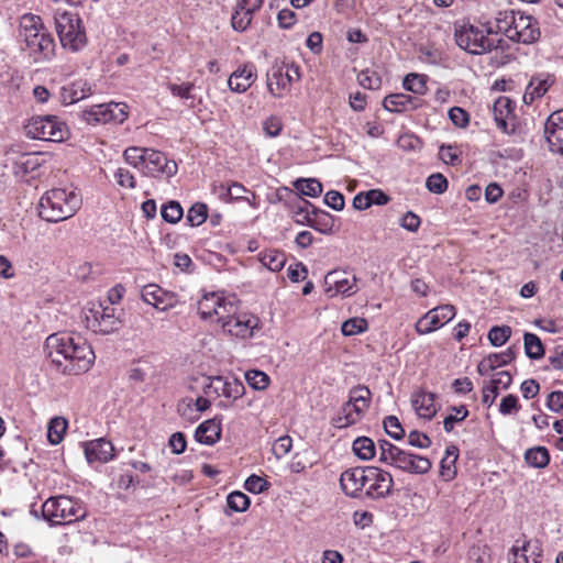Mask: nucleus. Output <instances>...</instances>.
<instances>
[{
	"instance_id": "1",
	"label": "nucleus",
	"mask_w": 563,
	"mask_h": 563,
	"mask_svg": "<svg viewBox=\"0 0 563 563\" xmlns=\"http://www.w3.org/2000/svg\"><path fill=\"white\" fill-rule=\"evenodd\" d=\"M197 309L202 320L219 323L223 332L231 338L250 339L258 328V318L245 312L239 313L235 298L224 296L223 292L205 294L199 299Z\"/></svg>"
},
{
	"instance_id": "23",
	"label": "nucleus",
	"mask_w": 563,
	"mask_h": 563,
	"mask_svg": "<svg viewBox=\"0 0 563 563\" xmlns=\"http://www.w3.org/2000/svg\"><path fill=\"white\" fill-rule=\"evenodd\" d=\"M340 487L349 497H358L365 489L366 467H351L340 475Z\"/></svg>"
},
{
	"instance_id": "12",
	"label": "nucleus",
	"mask_w": 563,
	"mask_h": 563,
	"mask_svg": "<svg viewBox=\"0 0 563 563\" xmlns=\"http://www.w3.org/2000/svg\"><path fill=\"white\" fill-rule=\"evenodd\" d=\"M203 395L216 394L223 397L229 404L235 402L245 394L243 383L238 378L227 379L222 376H205L202 384Z\"/></svg>"
},
{
	"instance_id": "52",
	"label": "nucleus",
	"mask_w": 563,
	"mask_h": 563,
	"mask_svg": "<svg viewBox=\"0 0 563 563\" xmlns=\"http://www.w3.org/2000/svg\"><path fill=\"white\" fill-rule=\"evenodd\" d=\"M448 185V179L440 173L431 174L426 180L427 189L438 195L445 192Z\"/></svg>"
},
{
	"instance_id": "19",
	"label": "nucleus",
	"mask_w": 563,
	"mask_h": 563,
	"mask_svg": "<svg viewBox=\"0 0 563 563\" xmlns=\"http://www.w3.org/2000/svg\"><path fill=\"white\" fill-rule=\"evenodd\" d=\"M141 297L144 302L161 311L173 309L179 302L178 296L156 284H148L142 288Z\"/></svg>"
},
{
	"instance_id": "49",
	"label": "nucleus",
	"mask_w": 563,
	"mask_h": 563,
	"mask_svg": "<svg viewBox=\"0 0 563 563\" xmlns=\"http://www.w3.org/2000/svg\"><path fill=\"white\" fill-rule=\"evenodd\" d=\"M207 205L202 202H196L189 208L186 219L191 227H199L207 220Z\"/></svg>"
},
{
	"instance_id": "38",
	"label": "nucleus",
	"mask_w": 563,
	"mask_h": 563,
	"mask_svg": "<svg viewBox=\"0 0 563 563\" xmlns=\"http://www.w3.org/2000/svg\"><path fill=\"white\" fill-rule=\"evenodd\" d=\"M260 262L263 266L272 272H279L286 263L285 253L278 250H266L258 254Z\"/></svg>"
},
{
	"instance_id": "32",
	"label": "nucleus",
	"mask_w": 563,
	"mask_h": 563,
	"mask_svg": "<svg viewBox=\"0 0 563 563\" xmlns=\"http://www.w3.org/2000/svg\"><path fill=\"white\" fill-rule=\"evenodd\" d=\"M518 12L504 10L497 12L494 20L487 22L486 33H501L508 38V31L514 30V23Z\"/></svg>"
},
{
	"instance_id": "47",
	"label": "nucleus",
	"mask_w": 563,
	"mask_h": 563,
	"mask_svg": "<svg viewBox=\"0 0 563 563\" xmlns=\"http://www.w3.org/2000/svg\"><path fill=\"white\" fill-rule=\"evenodd\" d=\"M253 14L254 13L238 4L231 18V25L233 30L238 32L245 31L252 22Z\"/></svg>"
},
{
	"instance_id": "39",
	"label": "nucleus",
	"mask_w": 563,
	"mask_h": 563,
	"mask_svg": "<svg viewBox=\"0 0 563 563\" xmlns=\"http://www.w3.org/2000/svg\"><path fill=\"white\" fill-rule=\"evenodd\" d=\"M68 428V422L64 417H54L47 426V440L52 445L62 443Z\"/></svg>"
},
{
	"instance_id": "20",
	"label": "nucleus",
	"mask_w": 563,
	"mask_h": 563,
	"mask_svg": "<svg viewBox=\"0 0 563 563\" xmlns=\"http://www.w3.org/2000/svg\"><path fill=\"white\" fill-rule=\"evenodd\" d=\"M142 173L152 177L159 175L173 177L177 173V164L174 161H169L163 152L147 148Z\"/></svg>"
},
{
	"instance_id": "59",
	"label": "nucleus",
	"mask_w": 563,
	"mask_h": 563,
	"mask_svg": "<svg viewBox=\"0 0 563 563\" xmlns=\"http://www.w3.org/2000/svg\"><path fill=\"white\" fill-rule=\"evenodd\" d=\"M292 449V439L288 435L279 437L273 444V454L277 459H283L286 456Z\"/></svg>"
},
{
	"instance_id": "17",
	"label": "nucleus",
	"mask_w": 563,
	"mask_h": 563,
	"mask_svg": "<svg viewBox=\"0 0 563 563\" xmlns=\"http://www.w3.org/2000/svg\"><path fill=\"white\" fill-rule=\"evenodd\" d=\"M512 29L508 31V38L512 42L532 44L540 38L538 22L531 15L518 12Z\"/></svg>"
},
{
	"instance_id": "40",
	"label": "nucleus",
	"mask_w": 563,
	"mask_h": 563,
	"mask_svg": "<svg viewBox=\"0 0 563 563\" xmlns=\"http://www.w3.org/2000/svg\"><path fill=\"white\" fill-rule=\"evenodd\" d=\"M295 189L302 196L317 198L322 194V184L316 178H299L294 181Z\"/></svg>"
},
{
	"instance_id": "9",
	"label": "nucleus",
	"mask_w": 563,
	"mask_h": 563,
	"mask_svg": "<svg viewBox=\"0 0 563 563\" xmlns=\"http://www.w3.org/2000/svg\"><path fill=\"white\" fill-rule=\"evenodd\" d=\"M372 394L365 386H358L350 391L349 400L334 419L338 428H347L360 422L369 408Z\"/></svg>"
},
{
	"instance_id": "61",
	"label": "nucleus",
	"mask_w": 563,
	"mask_h": 563,
	"mask_svg": "<svg viewBox=\"0 0 563 563\" xmlns=\"http://www.w3.org/2000/svg\"><path fill=\"white\" fill-rule=\"evenodd\" d=\"M420 224L421 220L419 216L412 211H407L399 221V225L409 232H417L420 228Z\"/></svg>"
},
{
	"instance_id": "50",
	"label": "nucleus",
	"mask_w": 563,
	"mask_h": 563,
	"mask_svg": "<svg viewBox=\"0 0 563 563\" xmlns=\"http://www.w3.org/2000/svg\"><path fill=\"white\" fill-rule=\"evenodd\" d=\"M511 335V328L509 325H495L488 331V340L495 347L503 346Z\"/></svg>"
},
{
	"instance_id": "41",
	"label": "nucleus",
	"mask_w": 563,
	"mask_h": 563,
	"mask_svg": "<svg viewBox=\"0 0 563 563\" xmlns=\"http://www.w3.org/2000/svg\"><path fill=\"white\" fill-rule=\"evenodd\" d=\"M525 460L528 465L537 468L545 467L550 462L549 452L543 446L529 449L525 454Z\"/></svg>"
},
{
	"instance_id": "54",
	"label": "nucleus",
	"mask_w": 563,
	"mask_h": 563,
	"mask_svg": "<svg viewBox=\"0 0 563 563\" xmlns=\"http://www.w3.org/2000/svg\"><path fill=\"white\" fill-rule=\"evenodd\" d=\"M244 488L252 494H261L269 488V483L256 474L250 475L244 482Z\"/></svg>"
},
{
	"instance_id": "63",
	"label": "nucleus",
	"mask_w": 563,
	"mask_h": 563,
	"mask_svg": "<svg viewBox=\"0 0 563 563\" xmlns=\"http://www.w3.org/2000/svg\"><path fill=\"white\" fill-rule=\"evenodd\" d=\"M449 118L457 128H465L470 122L468 113L460 107L451 108L449 110Z\"/></svg>"
},
{
	"instance_id": "60",
	"label": "nucleus",
	"mask_w": 563,
	"mask_h": 563,
	"mask_svg": "<svg viewBox=\"0 0 563 563\" xmlns=\"http://www.w3.org/2000/svg\"><path fill=\"white\" fill-rule=\"evenodd\" d=\"M439 156L445 164L452 166L461 163L460 151L456 146L442 145L439 150Z\"/></svg>"
},
{
	"instance_id": "46",
	"label": "nucleus",
	"mask_w": 563,
	"mask_h": 563,
	"mask_svg": "<svg viewBox=\"0 0 563 563\" xmlns=\"http://www.w3.org/2000/svg\"><path fill=\"white\" fill-rule=\"evenodd\" d=\"M168 90L174 97L190 100L188 104L189 108H195V96L192 95V90L195 89V85L192 82H183L180 85L169 82L167 85Z\"/></svg>"
},
{
	"instance_id": "22",
	"label": "nucleus",
	"mask_w": 563,
	"mask_h": 563,
	"mask_svg": "<svg viewBox=\"0 0 563 563\" xmlns=\"http://www.w3.org/2000/svg\"><path fill=\"white\" fill-rule=\"evenodd\" d=\"M355 283V276L350 279L344 272H329L324 277V291L329 297L336 295L349 297L357 291Z\"/></svg>"
},
{
	"instance_id": "33",
	"label": "nucleus",
	"mask_w": 563,
	"mask_h": 563,
	"mask_svg": "<svg viewBox=\"0 0 563 563\" xmlns=\"http://www.w3.org/2000/svg\"><path fill=\"white\" fill-rule=\"evenodd\" d=\"M352 452L360 461H372L377 453L376 444L369 437H358L352 442Z\"/></svg>"
},
{
	"instance_id": "53",
	"label": "nucleus",
	"mask_w": 563,
	"mask_h": 563,
	"mask_svg": "<svg viewBox=\"0 0 563 563\" xmlns=\"http://www.w3.org/2000/svg\"><path fill=\"white\" fill-rule=\"evenodd\" d=\"M367 329V321L364 318H351L343 322L341 331L343 335L350 336L361 333Z\"/></svg>"
},
{
	"instance_id": "13",
	"label": "nucleus",
	"mask_w": 563,
	"mask_h": 563,
	"mask_svg": "<svg viewBox=\"0 0 563 563\" xmlns=\"http://www.w3.org/2000/svg\"><path fill=\"white\" fill-rule=\"evenodd\" d=\"M126 104L122 102H108L95 104L84 111V119L89 124L122 123L128 118Z\"/></svg>"
},
{
	"instance_id": "21",
	"label": "nucleus",
	"mask_w": 563,
	"mask_h": 563,
	"mask_svg": "<svg viewBox=\"0 0 563 563\" xmlns=\"http://www.w3.org/2000/svg\"><path fill=\"white\" fill-rule=\"evenodd\" d=\"M542 547L537 539H517L511 548L512 563H540Z\"/></svg>"
},
{
	"instance_id": "11",
	"label": "nucleus",
	"mask_w": 563,
	"mask_h": 563,
	"mask_svg": "<svg viewBox=\"0 0 563 563\" xmlns=\"http://www.w3.org/2000/svg\"><path fill=\"white\" fill-rule=\"evenodd\" d=\"M486 30L473 24H463L455 30V42L464 51L481 55L495 47V43L485 34Z\"/></svg>"
},
{
	"instance_id": "37",
	"label": "nucleus",
	"mask_w": 563,
	"mask_h": 563,
	"mask_svg": "<svg viewBox=\"0 0 563 563\" xmlns=\"http://www.w3.org/2000/svg\"><path fill=\"white\" fill-rule=\"evenodd\" d=\"M457 453L456 449H446L444 457L440 463L439 475L442 481L451 482L456 477L457 467H456Z\"/></svg>"
},
{
	"instance_id": "2",
	"label": "nucleus",
	"mask_w": 563,
	"mask_h": 563,
	"mask_svg": "<svg viewBox=\"0 0 563 563\" xmlns=\"http://www.w3.org/2000/svg\"><path fill=\"white\" fill-rule=\"evenodd\" d=\"M19 37L22 49L34 63H44L53 58L55 41L40 15L25 13L20 18Z\"/></svg>"
},
{
	"instance_id": "34",
	"label": "nucleus",
	"mask_w": 563,
	"mask_h": 563,
	"mask_svg": "<svg viewBox=\"0 0 563 563\" xmlns=\"http://www.w3.org/2000/svg\"><path fill=\"white\" fill-rule=\"evenodd\" d=\"M494 118L499 129L507 132L508 119L512 117L514 103L508 97H499L493 108Z\"/></svg>"
},
{
	"instance_id": "29",
	"label": "nucleus",
	"mask_w": 563,
	"mask_h": 563,
	"mask_svg": "<svg viewBox=\"0 0 563 563\" xmlns=\"http://www.w3.org/2000/svg\"><path fill=\"white\" fill-rule=\"evenodd\" d=\"M91 95V86L85 79H78L62 87L60 99L65 104L76 103Z\"/></svg>"
},
{
	"instance_id": "14",
	"label": "nucleus",
	"mask_w": 563,
	"mask_h": 563,
	"mask_svg": "<svg viewBox=\"0 0 563 563\" xmlns=\"http://www.w3.org/2000/svg\"><path fill=\"white\" fill-rule=\"evenodd\" d=\"M52 363L62 374L79 375L88 372L95 363V354H53Z\"/></svg>"
},
{
	"instance_id": "25",
	"label": "nucleus",
	"mask_w": 563,
	"mask_h": 563,
	"mask_svg": "<svg viewBox=\"0 0 563 563\" xmlns=\"http://www.w3.org/2000/svg\"><path fill=\"white\" fill-rule=\"evenodd\" d=\"M257 70L254 64L246 63L239 66L229 77L228 86L236 93L245 92L256 80Z\"/></svg>"
},
{
	"instance_id": "58",
	"label": "nucleus",
	"mask_w": 563,
	"mask_h": 563,
	"mask_svg": "<svg viewBox=\"0 0 563 563\" xmlns=\"http://www.w3.org/2000/svg\"><path fill=\"white\" fill-rule=\"evenodd\" d=\"M498 410L503 416L517 413L520 410L518 397L511 394L503 397Z\"/></svg>"
},
{
	"instance_id": "8",
	"label": "nucleus",
	"mask_w": 563,
	"mask_h": 563,
	"mask_svg": "<svg viewBox=\"0 0 563 563\" xmlns=\"http://www.w3.org/2000/svg\"><path fill=\"white\" fill-rule=\"evenodd\" d=\"M25 134L34 140L62 142L68 134L67 124L56 115L31 118L24 126Z\"/></svg>"
},
{
	"instance_id": "6",
	"label": "nucleus",
	"mask_w": 563,
	"mask_h": 563,
	"mask_svg": "<svg viewBox=\"0 0 563 563\" xmlns=\"http://www.w3.org/2000/svg\"><path fill=\"white\" fill-rule=\"evenodd\" d=\"M54 20L56 32L64 48L79 52L86 46L87 35L78 14L58 10Z\"/></svg>"
},
{
	"instance_id": "35",
	"label": "nucleus",
	"mask_w": 563,
	"mask_h": 563,
	"mask_svg": "<svg viewBox=\"0 0 563 563\" xmlns=\"http://www.w3.org/2000/svg\"><path fill=\"white\" fill-rule=\"evenodd\" d=\"M311 213L313 217L310 228L322 234L333 233L334 217L331 213L319 208H312Z\"/></svg>"
},
{
	"instance_id": "28",
	"label": "nucleus",
	"mask_w": 563,
	"mask_h": 563,
	"mask_svg": "<svg viewBox=\"0 0 563 563\" xmlns=\"http://www.w3.org/2000/svg\"><path fill=\"white\" fill-rule=\"evenodd\" d=\"M222 423L218 418L202 421L195 431V440L203 445H213L220 441Z\"/></svg>"
},
{
	"instance_id": "7",
	"label": "nucleus",
	"mask_w": 563,
	"mask_h": 563,
	"mask_svg": "<svg viewBox=\"0 0 563 563\" xmlns=\"http://www.w3.org/2000/svg\"><path fill=\"white\" fill-rule=\"evenodd\" d=\"M42 516L51 525H68L86 517L82 506L67 496L46 499L42 505Z\"/></svg>"
},
{
	"instance_id": "15",
	"label": "nucleus",
	"mask_w": 563,
	"mask_h": 563,
	"mask_svg": "<svg viewBox=\"0 0 563 563\" xmlns=\"http://www.w3.org/2000/svg\"><path fill=\"white\" fill-rule=\"evenodd\" d=\"M455 307L452 305H442L429 310L416 323V330L420 334L433 332L455 317Z\"/></svg>"
},
{
	"instance_id": "31",
	"label": "nucleus",
	"mask_w": 563,
	"mask_h": 563,
	"mask_svg": "<svg viewBox=\"0 0 563 563\" xmlns=\"http://www.w3.org/2000/svg\"><path fill=\"white\" fill-rule=\"evenodd\" d=\"M267 88L272 96L283 98L291 88L288 85V79L283 73V66L275 65L267 74Z\"/></svg>"
},
{
	"instance_id": "18",
	"label": "nucleus",
	"mask_w": 563,
	"mask_h": 563,
	"mask_svg": "<svg viewBox=\"0 0 563 563\" xmlns=\"http://www.w3.org/2000/svg\"><path fill=\"white\" fill-rule=\"evenodd\" d=\"M87 347L92 352L87 341L77 333L57 332L47 336L45 341L46 352H77Z\"/></svg>"
},
{
	"instance_id": "51",
	"label": "nucleus",
	"mask_w": 563,
	"mask_h": 563,
	"mask_svg": "<svg viewBox=\"0 0 563 563\" xmlns=\"http://www.w3.org/2000/svg\"><path fill=\"white\" fill-rule=\"evenodd\" d=\"M552 84L553 80L550 78V76H547L545 78L534 77L530 80L527 87L528 95H534L540 98L547 93Z\"/></svg>"
},
{
	"instance_id": "55",
	"label": "nucleus",
	"mask_w": 563,
	"mask_h": 563,
	"mask_svg": "<svg viewBox=\"0 0 563 563\" xmlns=\"http://www.w3.org/2000/svg\"><path fill=\"white\" fill-rule=\"evenodd\" d=\"M468 415L467 409L464 406L455 407L443 420V428L446 432H450L454 428L455 422L463 421Z\"/></svg>"
},
{
	"instance_id": "30",
	"label": "nucleus",
	"mask_w": 563,
	"mask_h": 563,
	"mask_svg": "<svg viewBox=\"0 0 563 563\" xmlns=\"http://www.w3.org/2000/svg\"><path fill=\"white\" fill-rule=\"evenodd\" d=\"M383 107L389 112L400 113L417 109L419 107V100L402 92L391 93L385 97Z\"/></svg>"
},
{
	"instance_id": "10",
	"label": "nucleus",
	"mask_w": 563,
	"mask_h": 563,
	"mask_svg": "<svg viewBox=\"0 0 563 563\" xmlns=\"http://www.w3.org/2000/svg\"><path fill=\"white\" fill-rule=\"evenodd\" d=\"M110 305L92 303L86 313L87 328L93 332L108 334L117 331L121 327V318L118 309L113 307L114 300L109 297Z\"/></svg>"
},
{
	"instance_id": "24",
	"label": "nucleus",
	"mask_w": 563,
	"mask_h": 563,
	"mask_svg": "<svg viewBox=\"0 0 563 563\" xmlns=\"http://www.w3.org/2000/svg\"><path fill=\"white\" fill-rule=\"evenodd\" d=\"M544 135L550 151L563 155V109L553 112L548 118Z\"/></svg>"
},
{
	"instance_id": "57",
	"label": "nucleus",
	"mask_w": 563,
	"mask_h": 563,
	"mask_svg": "<svg viewBox=\"0 0 563 563\" xmlns=\"http://www.w3.org/2000/svg\"><path fill=\"white\" fill-rule=\"evenodd\" d=\"M358 84L365 89H378L380 87V77L372 70H363L357 75Z\"/></svg>"
},
{
	"instance_id": "5",
	"label": "nucleus",
	"mask_w": 563,
	"mask_h": 563,
	"mask_svg": "<svg viewBox=\"0 0 563 563\" xmlns=\"http://www.w3.org/2000/svg\"><path fill=\"white\" fill-rule=\"evenodd\" d=\"M379 461L416 475L427 474L432 467L427 456L406 452L388 441L379 443Z\"/></svg>"
},
{
	"instance_id": "48",
	"label": "nucleus",
	"mask_w": 563,
	"mask_h": 563,
	"mask_svg": "<svg viewBox=\"0 0 563 563\" xmlns=\"http://www.w3.org/2000/svg\"><path fill=\"white\" fill-rule=\"evenodd\" d=\"M184 211L178 201L170 200L162 207L161 216L164 221L175 224L183 218Z\"/></svg>"
},
{
	"instance_id": "36",
	"label": "nucleus",
	"mask_w": 563,
	"mask_h": 563,
	"mask_svg": "<svg viewBox=\"0 0 563 563\" xmlns=\"http://www.w3.org/2000/svg\"><path fill=\"white\" fill-rule=\"evenodd\" d=\"M291 212L296 223L309 227L312 220V208H316L310 201L301 199L299 196L295 198L291 205Z\"/></svg>"
},
{
	"instance_id": "64",
	"label": "nucleus",
	"mask_w": 563,
	"mask_h": 563,
	"mask_svg": "<svg viewBox=\"0 0 563 563\" xmlns=\"http://www.w3.org/2000/svg\"><path fill=\"white\" fill-rule=\"evenodd\" d=\"M547 408L552 412L563 411V391L555 390L549 394L547 398Z\"/></svg>"
},
{
	"instance_id": "27",
	"label": "nucleus",
	"mask_w": 563,
	"mask_h": 563,
	"mask_svg": "<svg viewBox=\"0 0 563 563\" xmlns=\"http://www.w3.org/2000/svg\"><path fill=\"white\" fill-rule=\"evenodd\" d=\"M84 452L88 463H106L114 455V449L110 441L97 439L84 444Z\"/></svg>"
},
{
	"instance_id": "56",
	"label": "nucleus",
	"mask_w": 563,
	"mask_h": 563,
	"mask_svg": "<svg viewBox=\"0 0 563 563\" xmlns=\"http://www.w3.org/2000/svg\"><path fill=\"white\" fill-rule=\"evenodd\" d=\"M385 432L395 440H400L405 435V430L402 429L399 420L395 416H389L385 418L384 422Z\"/></svg>"
},
{
	"instance_id": "26",
	"label": "nucleus",
	"mask_w": 563,
	"mask_h": 563,
	"mask_svg": "<svg viewBox=\"0 0 563 563\" xmlns=\"http://www.w3.org/2000/svg\"><path fill=\"white\" fill-rule=\"evenodd\" d=\"M410 402L416 415L424 420H431L440 408L435 395L426 390L413 393Z\"/></svg>"
},
{
	"instance_id": "45",
	"label": "nucleus",
	"mask_w": 563,
	"mask_h": 563,
	"mask_svg": "<svg viewBox=\"0 0 563 563\" xmlns=\"http://www.w3.org/2000/svg\"><path fill=\"white\" fill-rule=\"evenodd\" d=\"M146 153V147L130 146L124 151L123 157L129 165L143 172Z\"/></svg>"
},
{
	"instance_id": "44",
	"label": "nucleus",
	"mask_w": 563,
	"mask_h": 563,
	"mask_svg": "<svg viewBox=\"0 0 563 563\" xmlns=\"http://www.w3.org/2000/svg\"><path fill=\"white\" fill-rule=\"evenodd\" d=\"M244 378L247 385L254 390L263 391L267 389L271 384L268 375L257 369H250L245 372Z\"/></svg>"
},
{
	"instance_id": "42",
	"label": "nucleus",
	"mask_w": 563,
	"mask_h": 563,
	"mask_svg": "<svg viewBox=\"0 0 563 563\" xmlns=\"http://www.w3.org/2000/svg\"><path fill=\"white\" fill-rule=\"evenodd\" d=\"M250 505L249 496L240 490L232 492L227 496V507L230 512H245Z\"/></svg>"
},
{
	"instance_id": "16",
	"label": "nucleus",
	"mask_w": 563,
	"mask_h": 563,
	"mask_svg": "<svg viewBox=\"0 0 563 563\" xmlns=\"http://www.w3.org/2000/svg\"><path fill=\"white\" fill-rule=\"evenodd\" d=\"M394 479L389 472L379 467H366L365 492L373 498H384L393 489Z\"/></svg>"
},
{
	"instance_id": "43",
	"label": "nucleus",
	"mask_w": 563,
	"mask_h": 563,
	"mask_svg": "<svg viewBox=\"0 0 563 563\" xmlns=\"http://www.w3.org/2000/svg\"><path fill=\"white\" fill-rule=\"evenodd\" d=\"M427 75L420 74H408L402 81V87L407 91H411L416 95H424L427 90Z\"/></svg>"
},
{
	"instance_id": "4",
	"label": "nucleus",
	"mask_w": 563,
	"mask_h": 563,
	"mask_svg": "<svg viewBox=\"0 0 563 563\" xmlns=\"http://www.w3.org/2000/svg\"><path fill=\"white\" fill-rule=\"evenodd\" d=\"M81 202L75 188H53L40 199V217L47 222L67 220L80 209Z\"/></svg>"
},
{
	"instance_id": "3",
	"label": "nucleus",
	"mask_w": 563,
	"mask_h": 563,
	"mask_svg": "<svg viewBox=\"0 0 563 563\" xmlns=\"http://www.w3.org/2000/svg\"><path fill=\"white\" fill-rule=\"evenodd\" d=\"M510 361V354H487L477 365L479 375L489 377L482 390V402L485 406H493L497 397L510 387L512 376L503 369Z\"/></svg>"
},
{
	"instance_id": "62",
	"label": "nucleus",
	"mask_w": 563,
	"mask_h": 563,
	"mask_svg": "<svg viewBox=\"0 0 563 563\" xmlns=\"http://www.w3.org/2000/svg\"><path fill=\"white\" fill-rule=\"evenodd\" d=\"M324 203L335 211L343 210L345 202L344 196L336 190H330L324 195Z\"/></svg>"
}]
</instances>
